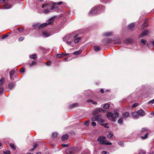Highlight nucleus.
<instances>
[{
	"label": "nucleus",
	"instance_id": "nucleus-1",
	"mask_svg": "<svg viewBox=\"0 0 154 154\" xmlns=\"http://www.w3.org/2000/svg\"><path fill=\"white\" fill-rule=\"evenodd\" d=\"M105 10V8L103 6L99 5L92 8L89 12L90 15H94L96 14H100L103 12Z\"/></svg>",
	"mask_w": 154,
	"mask_h": 154
},
{
	"label": "nucleus",
	"instance_id": "nucleus-2",
	"mask_svg": "<svg viewBox=\"0 0 154 154\" xmlns=\"http://www.w3.org/2000/svg\"><path fill=\"white\" fill-rule=\"evenodd\" d=\"M63 41L66 42L67 44L72 47H75V45L72 42V36L71 34L66 35L63 38Z\"/></svg>",
	"mask_w": 154,
	"mask_h": 154
},
{
	"label": "nucleus",
	"instance_id": "nucleus-3",
	"mask_svg": "<svg viewBox=\"0 0 154 154\" xmlns=\"http://www.w3.org/2000/svg\"><path fill=\"white\" fill-rule=\"evenodd\" d=\"M107 116L109 119H110L112 121L115 122L116 121V118L119 116V113L116 111L113 112H109L107 113Z\"/></svg>",
	"mask_w": 154,
	"mask_h": 154
},
{
	"label": "nucleus",
	"instance_id": "nucleus-4",
	"mask_svg": "<svg viewBox=\"0 0 154 154\" xmlns=\"http://www.w3.org/2000/svg\"><path fill=\"white\" fill-rule=\"evenodd\" d=\"M102 42L104 45L106 44H114L119 43V40H118L117 42H115L114 40H112L110 39H104Z\"/></svg>",
	"mask_w": 154,
	"mask_h": 154
},
{
	"label": "nucleus",
	"instance_id": "nucleus-5",
	"mask_svg": "<svg viewBox=\"0 0 154 154\" xmlns=\"http://www.w3.org/2000/svg\"><path fill=\"white\" fill-rule=\"evenodd\" d=\"M55 3H54L53 2H51V3L49 4L50 7H48V6L46 8V9H45L43 12L45 14H47L49 12H50L51 11L54 10V8Z\"/></svg>",
	"mask_w": 154,
	"mask_h": 154
},
{
	"label": "nucleus",
	"instance_id": "nucleus-6",
	"mask_svg": "<svg viewBox=\"0 0 154 154\" xmlns=\"http://www.w3.org/2000/svg\"><path fill=\"white\" fill-rule=\"evenodd\" d=\"M54 23L53 20L51 19H49L48 21H46V23H43L40 25L39 26L38 28L39 29H42L43 27L47 26L48 25H53Z\"/></svg>",
	"mask_w": 154,
	"mask_h": 154
},
{
	"label": "nucleus",
	"instance_id": "nucleus-7",
	"mask_svg": "<svg viewBox=\"0 0 154 154\" xmlns=\"http://www.w3.org/2000/svg\"><path fill=\"white\" fill-rule=\"evenodd\" d=\"M76 149L74 147L69 148L66 150L67 154H74L75 152Z\"/></svg>",
	"mask_w": 154,
	"mask_h": 154
},
{
	"label": "nucleus",
	"instance_id": "nucleus-8",
	"mask_svg": "<svg viewBox=\"0 0 154 154\" xmlns=\"http://www.w3.org/2000/svg\"><path fill=\"white\" fill-rule=\"evenodd\" d=\"M73 38L74 39V42L75 44L78 43L81 39V38L79 37L78 35H75L74 36H72V39Z\"/></svg>",
	"mask_w": 154,
	"mask_h": 154
},
{
	"label": "nucleus",
	"instance_id": "nucleus-9",
	"mask_svg": "<svg viewBox=\"0 0 154 154\" xmlns=\"http://www.w3.org/2000/svg\"><path fill=\"white\" fill-rule=\"evenodd\" d=\"M102 116V115L99 114L95 116H94L91 118V120L92 121H99L100 119V118Z\"/></svg>",
	"mask_w": 154,
	"mask_h": 154
},
{
	"label": "nucleus",
	"instance_id": "nucleus-10",
	"mask_svg": "<svg viewBox=\"0 0 154 154\" xmlns=\"http://www.w3.org/2000/svg\"><path fill=\"white\" fill-rule=\"evenodd\" d=\"M106 139V138L105 137H99L97 139V140L100 144H103L104 141Z\"/></svg>",
	"mask_w": 154,
	"mask_h": 154
},
{
	"label": "nucleus",
	"instance_id": "nucleus-11",
	"mask_svg": "<svg viewBox=\"0 0 154 154\" xmlns=\"http://www.w3.org/2000/svg\"><path fill=\"white\" fill-rule=\"evenodd\" d=\"M149 33V31L147 30H146L143 32L140 35L139 37L141 38L144 35H147Z\"/></svg>",
	"mask_w": 154,
	"mask_h": 154
},
{
	"label": "nucleus",
	"instance_id": "nucleus-12",
	"mask_svg": "<svg viewBox=\"0 0 154 154\" xmlns=\"http://www.w3.org/2000/svg\"><path fill=\"white\" fill-rule=\"evenodd\" d=\"M139 116H143L145 115V111L143 110H140L137 111Z\"/></svg>",
	"mask_w": 154,
	"mask_h": 154
},
{
	"label": "nucleus",
	"instance_id": "nucleus-13",
	"mask_svg": "<svg viewBox=\"0 0 154 154\" xmlns=\"http://www.w3.org/2000/svg\"><path fill=\"white\" fill-rule=\"evenodd\" d=\"M68 137L69 136L67 134H64L62 136L61 140L63 141H65L68 139Z\"/></svg>",
	"mask_w": 154,
	"mask_h": 154
},
{
	"label": "nucleus",
	"instance_id": "nucleus-14",
	"mask_svg": "<svg viewBox=\"0 0 154 154\" xmlns=\"http://www.w3.org/2000/svg\"><path fill=\"white\" fill-rule=\"evenodd\" d=\"M123 116L125 118H127L129 116V113L128 112H125L122 114Z\"/></svg>",
	"mask_w": 154,
	"mask_h": 154
},
{
	"label": "nucleus",
	"instance_id": "nucleus-15",
	"mask_svg": "<svg viewBox=\"0 0 154 154\" xmlns=\"http://www.w3.org/2000/svg\"><path fill=\"white\" fill-rule=\"evenodd\" d=\"M15 86V84L13 82L11 83L8 86V88L9 89H13Z\"/></svg>",
	"mask_w": 154,
	"mask_h": 154
},
{
	"label": "nucleus",
	"instance_id": "nucleus-16",
	"mask_svg": "<svg viewBox=\"0 0 154 154\" xmlns=\"http://www.w3.org/2000/svg\"><path fill=\"white\" fill-rule=\"evenodd\" d=\"M11 5L9 3L5 5L3 8L4 9H10L11 8Z\"/></svg>",
	"mask_w": 154,
	"mask_h": 154
},
{
	"label": "nucleus",
	"instance_id": "nucleus-17",
	"mask_svg": "<svg viewBox=\"0 0 154 154\" xmlns=\"http://www.w3.org/2000/svg\"><path fill=\"white\" fill-rule=\"evenodd\" d=\"M132 115L133 117L134 118H137L139 116L137 112H133L132 113Z\"/></svg>",
	"mask_w": 154,
	"mask_h": 154
},
{
	"label": "nucleus",
	"instance_id": "nucleus-18",
	"mask_svg": "<svg viewBox=\"0 0 154 154\" xmlns=\"http://www.w3.org/2000/svg\"><path fill=\"white\" fill-rule=\"evenodd\" d=\"M113 33L112 32H109L104 33L103 34V35L104 36H108L112 35Z\"/></svg>",
	"mask_w": 154,
	"mask_h": 154
},
{
	"label": "nucleus",
	"instance_id": "nucleus-19",
	"mask_svg": "<svg viewBox=\"0 0 154 154\" xmlns=\"http://www.w3.org/2000/svg\"><path fill=\"white\" fill-rule=\"evenodd\" d=\"M51 2H48L47 3H46L45 4H43L42 5V8H43L44 7H45L46 8L48 6V7L49 8L50 7H49V4L51 3Z\"/></svg>",
	"mask_w": 154,
	"mask_h": 154
},
{
	"label": "nucleus",
	"instance_id": "nucleus-20",
	"mask_svg": "<svg viewBox=\"0 0 154 154\" xmlns=\"http://www.w3.org/2000/svg\"><path fill=\"white\" fill-rule=\"evenodd\" d=\"M108 133L109 134L107 135V137L109 139L112 138L113 134L111 131H109Z\"/></svg>",
	"mask_w": 154,
	"mask_h": 154
},
{
	"label": "nucleus",
	"instance_id": "nucleus-21",
	"mask_svg": "<svg viewBox=\"0 0 154 154\" xmlns=\"http://www.w3.org/2000/svg\"><path fill=\"white\" fill-rule=\"evenodd\" d=\"M110 106V104L108 103H105L104 104L103 108L104 109H108Z\"/></svg>",
	"mask_w": 154,
	"mask_h": 154
},
{
	"label": "nucleus",
	"instance_id": "nucleus-22",
	"mask_svg": "<svg viewBox=\"0 0 154 154\" xmlns=\"http://www.w3.org/2000/svg\"><path fill=\"white\" fill-rule=\"evenodd\" d=\"M36 62L35 61H32V62L29 63V66L30 67H32L33 66L35 65Z\"/></svg>",
	"mask_w": 154,
	"mask_h": 154
},
{
	"label": "nucleus",
	"instance_id": "nucleus-23",
	"mask_svg": "<svg viewBox=\"0 0 154 154\" xmlns=\"http://www.w3.org/2000/svg\"><path fill=\"white\" fill-rule=\"evenodd\" d=\"M148 133H146V134L143 136H142L141 137V138L142 140L146 139L148 137Z\"/></svg>",
	"mask_w": 154,
	"mask_h": 154
},
{
	"label": "nucleus",
	"instance_id": "nucleus-24",
	"mask_svg": "<svg viewBox=\"0 0 154 154\" xmlns=\"http://www.w3.org/2000/svg\"><path fill=\"white\" fill-rule=\"evenodd\" d=\"M148 24L147 23V20H146L142 24V27H146L148 26Z\"/></svg>",
	"mask_w": 154,
	"mask_h": 154
},
{
	"label": "nucleus",
	"instance_id": "nucleus-25",
	"mask_svg": "<svg viewBox=\"0 0 154 154\" xmlns=\"http://www.w3.org/2000/svg\"><path fill=\"white\" fill-rule=\"evenodd\" d=\"M135 26V23H131L128 26V28L129 29H131L133 28Z\"/></svg>",
	"mask_w": 154,
	"mask_h": 154
},
{
	"label": "nucleus",
	"instance_id": "nucleus-26",
	"mask_svg": "<svg viewBox=\"0 0 154 154\" xmlns=\"http://www.w3.org/2000/svg\"><path fill=\"white\" fill-rule=\"evenodd\" d=\"M82 52V51L81 50H79V51H76L74 52L73 53V54L78 55L79 54H80Z\"/></svg>",
	"mask_w": 154,
	"mask_h": 154
},
{
	"label": "nucleus",
	"instance_id": "nucleus-27",
	"mask_svg": "<svg viewBox=\"0 0 154 154\" xmlns=\"http://www.w3.org/2000/svg\"><path fill=\"white\" fill-rule=\"evenodd\" d=\"M103 144H105V145H111L112 144V143L110 142H109L107 140H105L104 141Z\"/></svg>",
	"mask_w": 154,
	"mask_h": 154
},
{
	"label": "nucleus",
	"instance_id": "nucleus-28",
	"mask_svg": "<svg viewBox=\"0 0 154 154\" xmlns=\"http://www.w3.org/2000/svg\"><path fill=\"white\" fill-rule=\"evenodd\" d=\"M94 49L95 51H98L100 50V48L98 46H94Z\"/></svg>",
	"mask_w": 154,
	"mask_h": 154
},
{
	"label": "nucleus",
	"instance_id": "nucleus-29",
	"mask_svg": "<svg viewBox=\"0 0 154 154\" xmlns=\"http://www.w3.org/2000/svg\"><path fill=\"white\" fill-rule=\"evenodd\" d=\"M5 81V79L2 78L0 79V86H2V85L3 84Z\"/></svg>",
	"mask_w": 154,
	"mask_h": 154
},
{
	"label": "nucleus",
	"instance_id": "nucleus-30",
	"mask_svg": "<svg viewBox=\"0 0 154 154\" xmlns=\"http://www.w3.org/2000/svg\"><path fill=\"white\" fill-rule=\"evenodd\" d=\"M64 54V53H62L61 54H57L56 56L57 58H63V55Z\"/></svg>",
	"mask_w": 154,
	"mask_h": 154
},
{
	"label": "nucleus",
	"instance_id": "nucleus-31",
	"mask_svg": "<svg viewBox=\"0 0 154 154\" xmlns=\"http://www.w3.org/2000/svg\"><path fill=\"white\" fill-rule=\"evenodd\" d=\"M42 34L43 35H44L45 37H47L50 36V34L45 32H43L42 33Z\"/></svg>",
	"mask_w": 154,
	"mask_h": 154
},
{
	"label": "nucleus",
	"instance_id": "nucleus-32",
	"mask_svg": "<svg viewBox=\"0 0 154 154\" xmlns=\"http://www.w3.org/2000/svg\"><path fill=\"white\" fill-rule=\"evenodd\" d=\"M8 2V0H0V3L2 4H5Z\"/></svg>",
	"mask_w": 154,
	"mask_h": 154
},
{
	"label": "nucleus",
	"instance_id": "nucleus-33",
	"mask_svg": "<svg viewBox=\"0 0 154 154\" xmlns=\"http://www.w3.org/2000/svg\"><path fill=\"white\" fill-rule=\"evenodd\" d=\"M30 58L31 59H34V60L36 59L37 58L36 55L35 54H33L32 55L30 56Z\"/></svg>",
	"mask_w": 154,
	"mask_h": 154
},
{
	"label": "nucleus",
	"instance_id": "nucleus-34",
	"mask_svg": "<svg viewBox=\"0 0 154 154\" xmlns=\"http://www.w3.org/2000/svg\"><path fill=\"white\" fill-rule=\"evenodd\" d=\"M100 125L102 126H103L106 128H108L109 127L108 126V124L107 123H101L100 124Z\"/></svg>",
	"mask_w": 154,
	"mask_h": 154
},
{
	"label": "nucleus",
	"instance_id": "nucleus-35",
	"mask_svg": "<svg viewBox=\"0 0 154 154\" xmlns=\"http://www.w3.org/2000/svg\"><path fill=\"white\" fill-rule=\"evenodd\" d=\"M15 72V71L14 69L11 70L9 72L10 76L13 75Z\"/></svg>",
	"mask_w": 154,
	"mask_h": 154
},
{
	"label": "nucleus",
	"instance_id": "nucleus-36",
	"mask_svg": "<svg viewBox=\"0 0 154 154\" xmlns=\"http://www.w3.org/2000/svg\"><path fill=\"white\" fill-rule=\"evenodd\" d=\"M125 42L126 43H130L131 42V40L130 39L127 38L125 40Z\"/></svg>",
	"mask_w": 154,
	"mask_h": 154
},
{
	"label": "nucleus",
	"instance_id": "nucleus-37",
	"mask_svg": "<svg viewBox=\"0 0 154 154\" xmlns=\"http://www.w3.org/2000/svg\"><path fill=\"white\" fill-rule=\"evenodd\" d=\"M57 133L56 132H54V133H53L52 134V136L53 138H55L57 137Z\"/></svg>",
	"mask_w": 154,
	"mask_h": 154
},
{
	"label": "nucleus",
	"instance_id": "nucleus-38",
	"mask_svg": "<svg viewBox=\"0 0 154 154\" xmlns=\"http://www.w3.org/2000/svg\"><path fill=\"white\" fill-rule=\"evenodd\" d=\"M118 144L122 147H123L124 146V142L120 141L118 143Z\"/></svg>",
	"mask_w": 154,
	"mask_h": 154
},
{
	"label": "nucleus",
	"instance_id": "nucleus-39",
	"mask_svg": "<svg viewBox=\"0 0 154 154\" xmlns=\"http://www.w3.org/2000/svg\"><path fill=\"white\" fill-rule=\"evenodd\" d=\"M78 105V103H75L74 104H73L71 105L70 107L71 108H73V107H76Z\"/></svg>",
	"mask_w": 154,
	"mask_h": 154
},
{
	"label": "nucleus",
	"instance_id": "nucleus-40",
	"mask_svg": "<svg viewBox=\"0 0 154 154\" xmlns=\"http://www.w3.org/2000/svg\"><path fill=\"white\" fill-rule=\"evenodd\" d=\"M138 154H145V151L143 150H140Z\"/></svg>",
	"mask_w": 154,
	"mask_h": 154
},
{
	"label": "nucleus",
	"instance_id": "nucleus-41",
	"mask_svg": "<svg viewBox=\"0 0 154 154\" xmlns=\"http://www.w3.org/2000/svg\"><path fill=\"white\" fill-rule=\"evenodd\" d=\"M118 123L122 124L123 123V119L122 118L120 119L118 121Z\"/></svg>",
	"mask_w": 154,
	"mask_h": 154
},
{
	"label": "nucleus",
	"instance_id": "nucleus-42",
	"mask_svg": "<svg viewBox=\"0 0 154 154\" xmlns=\"http://www.w3.org/2000/svg\"><path fill=\"white\" fill-rule=\"evenodd\" d=\"M8 35L7 34H4L2 35V39H4L5 38H6L8 37Z\"/></svg>",
	"mask_w": 154,
	"mask_h": 154
},
{
	"label": "nucleus",
	"instance_id": "nucleus-43",
	"mask_svg": "<svg viewBox=\"0 0 154 154\" xmlns=\"http://www.w3.org/2000/svg\"><path fill=\"white\" fill-rule=\"evenodd\" d=\"M4 88L2 86H0V94H2L3 92Z\"/></svg>",
	"mask_w": 154,
	"mask_h": 154
},
{
	"label": "nucleus",
	"instance_id": "nucleus-44",
	"mask_svg": "<svg viewBox=\"0 0 154 154\" xmlns=\"http://www.w3.org/2000/svg\"><path fill=\"white\" fill-rule=\"evenodd\" d=\"M138 105V103H134L132 106V108H134V107H136Z\"/></svg>",
	"mask_w": 154,
	"mask_h": 154
},
{
	"label": "nucleus",
	"instance_id": "nucleus-45",
	"mask_svg": "<svg viewBox=\"0 0 154 154\" xmlns=\"http://www.w3.org/2000/svg\"><path fill=\"white\" fill-rule=\"evenodd\" d=\"M24 39V37H20L18 38V41L19 42H21Z\"/></svg>",
	"mask_w": 154,
	"mask_h": 154
},
{
	"label": "nucleus",
	"instance_id": "nucleus-46",
	"mask_svg": "<svg viewBox=\"0 0 154 154\" xmlns=\"http://www.w3.org/2000/svg\"><path fill=\"white\" fill-rule=\"evenodd\" d=\"M141 42L143 44V45L145 44L147 42L146 40H145L143 39H142L141 40Z\"/></svg>",
	"mask_w": 154,
	"mask_h": 154
},
{
	"label": "nucleus",
	"instance_id": "nucleus-47",
	"mask_svg": "<svg viewBox=\"0 0 154 154\" xmlns=\"http://www.w3.org/2000/svg\"><path fill=\"white\" fill-rule=\"evenodd\" d=\"M84 124L87 126H88L89 125V122L88 120H87L84 123Z\"/></svg>",
	"mask_w": 154,
	"mask_h": 154
},
{
	"label": "nucleus",
	"instance_id": "nucleus-48",
	"mask_svg": "<svg viewBox=\"0 0 154 154\" xmlns=\"http://www.w3.org/2000/svg\"><path fill=\"white\" fill-rule=\"evenodd\" d=\"M62 146L63 147H68L69 146V144H62Z\"/></svg>",
	"mask_w": 154,
	"mask_h": 154
},
{
	"label": "nucleus",
	"instance_id": "nucleus-49",
	"mask_svg": "<svg viewBox=\"0 0 154 154\" xmlns=\"http://www.w3.org/2000/svg\"><path fill=\"white\" fill-rule=\"evenodd\" d=\"M3 152L4 154H10L11 152L10 151H3Z\"/></svg>",
	"mask_w": 154,
	"mask_h": 154
},
{
	"label": "nucleus",
	"instance_id": "nucleus-50",
	"mask_svg": "<svg viewBox=\"0 0 154 154\" xmlns=\"http://www.w3.org/2000/svg\"><path fill=\"white\" fill-rule=\"evenodd\" d=\"M10 146L13 148L14 149H16V147L14 144L12 143H11L10 144Z\"/></svg>",
	"mask_w": 154,
	"mask_h": 154
},
{
	"label": "nucleus",
	"instance_id": "nucleus-51",
	"mask_svg": "<svg viewBox=\"0 0 154 154\" xmlns=\"http://www.w3.org/2000/svg\"><path fill=\"white\" fill-rule=\"evenodd\" d=\"M147 130V129L146 128H143L142 129L141 133L142 134L144 132V131Z\"/></svg>",
	"mask_w": 154,
	"mask_h": 154
},
{
	"label": "nucleus",
	"instance_id": "nucleus-52",
	"mask_svg": "<svg viewBox=\"0 0 154 154\" xmlns=\"http://www.w3.org/2000/svg\"><path fill=\"white\" fill-rule=\"evenodd\" d=\"M24 29L23 28H20L18 29L19 32H23Z\"/></svg>",
	"mask_w": 154,
	"mask_h": 154
},
{
	"label": "nucleus",
	"instance_id": "nucleus-53",
	"mask_svg": "<svg viewBox=\"0 0 154 154\" xmlns=\"http://www.w3.org/2000/svg\"><path fill=\"white\" fill-rule=\"evenodd\" d=\"M25 71V69L23 67L22 68H21V69L20 70V71L21 73H23V72H24Z\"/></svg>",
	"mask_w": 154,
	"mask_h": 154
},
{
	"label": "nucleus",
	"instance_id": "nucleus-54",
	"mask_svg": "<svg viewBox=\"0 0 154 154\" xmlns=\"http://www.w3.org/2000/svg\"><path fill=\"white\" fill-rule=\"evenodd\" d=\"M98 111L100 112H104L105 110L102 108H100L98 109Z\"/></svg>",
	"mask_w": 154,
	"mask_h": 154
},
{
	"label": "nucleus",
	"instance_id": "nucleus-55",
	"mask_svg": "<svg viewBox=\"0 0 154 154\" xmlns=\"http://www.w3.org/2000/svg\"><path fill=\"white\" fill-rule=\"evenodd\" d=\"M148 104L150 103H154V99L152 100L149 101L148 102Z\"/></svg>",
	"mask_w": 154,
	"mask_h": 154
},
{
	"label": "nucleus",
	"instance_id": "nucleus-56",
	"mask_svg": "<svg viewBox=\"0 0 154 154\" xmlns=\"http://www.w3.org/2000/svg\"><path fill=\"white\" fill-rule=\"evenodd\" d=\"M51 62L50 61H48L46 63V65L48 66H49L51 64Z\"/></svg>",
	"mask_w": 154,
	"mask_h": 154
},
{
	"label": "nucleus",
	"instance_id": "nucleus-57",
	"mask_svg": "<svg viewBox=\"0 0 154 154\" xmlns=\"http://www.w3.org/2000/svg\"><path fill=\"white\" fill-rule=\"evenodd\" d=\"M54 3H55V5H54V6L56 5H61L62 4L63 2H60L58 3H54Z\"/></svg>",
	"mask_w": 154,
	"mask_h": 154
},
{
	"label": "nucleus",
	"instance_id": "nucleus-58",
	"mask_svg": "<svg viewBox=\"0 0 154 154\" xmlns=\"http://www.w3.org/2000/svg\"><path fill=\"white\" fill-rule=\"evenodd\" d=\"M102 154H109V152L105 151H103L102 152Z\"/></svg>",
	"mask_w": 154,
	"mask_h": 154
},
{
	"label": "nucleus",
	"instance_id": "nucleus-59",
	"mask_svg": "<svg viewBox=\"0 0 154 154\" xmlns=\"http://www.w3.org/2000/svg\"><path fill=\"white\" fill-rule=\"evenodd\" d=\"M92 123V125L94 126H96V123L94 122V121H93V122H91Z\"/></svg>",
	"mask_w": 154,
	"mask_h": 154
},
{
	"label": "nucleus",
	"instance_id": "nucleus-60",
	"mask_svg": "<svg viewBox=\"0 0 154 154\" xmlns=\"http://www.w3.org/2000/svg\"><path fill=\"white\" fill-rule=\"evenodd\" d=\"M104 120L103 119H101V118H100V119L99 120V121L98 122H104Z\"/></svg>",
	"mask_w": 154,
	"mask_h": 154
},
{
	"label": "nucleus",
	"instance_id": "nucleus-61",
	"mask_svg": "<svg viewBox=\"0 0 154 154\" xmlns=\"http://www.w3.org/2000/svg\"><path fill=\"white\" fill-rule=\"evenodd\" d=\"M87 102L88 103H89L90 102H93V100H87Z\"/></svg>",
	"mask_w": 154,
	"mask_h": 154
},
{
	"label": "nucleus",
	"instance_id": "nucleus-62",
	"mask_svg": "<svg viewBox=\"0 0 154 154\" xmlns=\"http://www.w3.org/2000/svg\"><path fill=\"white\" fill-rule=\"evenodd\" d=\"M38 24V23H35L33 25V26L34 28H35V27L37 26Z\"/></svg>",
	"mask_w": 154,
	"mask_h": 154
},
{
	"label": "nucleus",
	"instance_id": "nucleus-63",
	"mask_svg": "<svg viewBox=\"0 0 154 154\" xmlns=\"http://www.w3.org/2000/svg\"><path fill=\"white\" fill-rule=\"evenodd\" d=\"M38 146V145L37 144H35L33 146V148L34 149Z\"/></svg>",
	"mask_w": 154,
	"mask_h": 154
},
{
	"label": "nucleus",
	"instance_id": "nucleus-64",
	"mask_svg": "<svg viewBox=\"0 0 154 154\" xmlns=\"http://www.w3.org/2000/svg\"><path fill=\"white\" fill-rule=\"evenodd\" d=\"M100 92L102 93H103L104 92V91L103 90V89H101L100 90Z\"/></svg>",
	"mask_w": 154,
	"mask_h": 154
}]
</instances>
